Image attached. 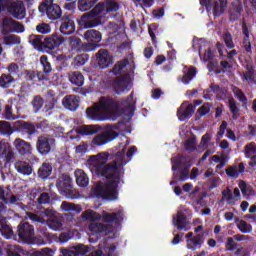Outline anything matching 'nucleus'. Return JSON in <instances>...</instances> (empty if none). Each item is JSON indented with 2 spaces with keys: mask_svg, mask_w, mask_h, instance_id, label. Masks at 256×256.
Returning a JSON list of instances; mask_svg holds the SVG:
<instances>
[{
  "mask_svg": "<svg viewBox=\"0 0 256 256\" xmlns=\"http://www.w3.org/2000/svg\"><path fill=\"white\" fill-rule=\"evenodd\" d=\"M101 219L103 223H111L112 225H121L123 223V219H125V215L123 214V210H118L117 212L109 213L107 211H102Z\"/></svg>",
  "mask_w": 256,
  "mask_h": 256,
  "instance_id": "obj_17",
  "label": "nucleus"
},
{
  "mask_svg": "<svg viewBox=\"0 0 256 256\" xmlns=\"http://www.w3.org/2000/svg\"><path fill=\"white\" fill-rule=\"evenodd\" d=\"M119 137V133L115 131H104L103 133H100L96 135L92 139L93 145H96L97 147H101V145H107V143H111V141L117 139Z\"/></svg>",
  "mask_w": 256,
  "mask_h": 256,
  "instance_id": "obj_14",
  "label": "nucleus"
},
{
  "mask_svg": "<svg viewBox=\"0 0 256 256\" xmlns=\"http://www.w3.org/2000/svg\"><path fill=\"white\" fill-rule=\"evenodd\" d=\"M123 127H125V122L119 121L116 124H108L106 131H114L115 133H117L116 131H119L120 133H123V131H125L126 133H131V128L126 127L125 129H123Z\"/></svg>",
  "mask_w": 256,
  "mask_h": 256,
  "instance_id": "obj_42",
  "label": "nucleus"
},
{
  "mask_svg": "<svg viewBox=\"0 0 256 256\" xmlns=\"http://www.w3.org/2000/svg\"><path fill=\"white\" fill-rule=\"evenodd\" d=\"M65 39H63L62 36L57 34H52L51 36H48L44 39V49L45 51H55V49H59L61 45H63V42Z\"/></svg>",
  "mask_w": 256,
  "mask_h": 256,
  "instance_id": "obj_19",
  "label": "nucleus"
},
{
  "mask_svg": "<svg viewBox=\"0 0 256 256\" xmlns=\"http://www.w3.org/2000/svg\"><path fill=\"white\" fill-rule=\"evenodd\" d=\"M210 89L216 95L217 101H225L227 99V93H229V89L227 87H221L215 83L210 85Z\"/></svg>",
  "mask_w": 256,
  "mask_h": 256,
  "instance_id": "obj_31",
  "label": "nucleus"
},
{
  "mask_svg": "<svg viewBox=\"0 0 256 256\" xmlns=\"http://www.w3.org/2000/svg\"><path fill=\"white\" fill-rule=\"evenodd\" d=\"M228 107L230 109V113H232V119H239L240 109L237 107V101H235V98H230L228 100Z\"/></svg>",
  "mask_w": 256,
  "mask_h": 256,
  "instance_id": "obj_48",
  "label": "nucleus"
},
{
  "mask_svg": "<svg viewBox=\"0 0 256 256\" xmlns=\"http://www.w3.org/2000/svg\"><path fill=\"white\" fill-rule=\"evenodd\" d=\"M68 78L72 85L76 87H83L85 83V76L79 71H73L68 74Z\"/></svg>",
  "mask_w": 256,
  "mask_h": 256,
  "instance_id": "obj_34",
  "label": "nucleus"
},
{
  "mask_svg": "<svg viewBox=\"0 0 256 256\" xmlns=\"http://www.w3.org/2000/svg\"><path fill=\"white\" fill-rule=\"evenodd\" d=\"M5 201L0 202V233L6 239L13 237V229L7 224V220L13 215V209L7 207Z\"/></svg>",
  "mask_w": 256,
  "mask_h": 256,
  "instance_id": "obj_3",
  "label": "nucleus"
},
{
  "mask_svg": "<svg viewBox=\"0 0 256 256\" xmlns=\"http://www.w3.org/2000/svg\"><path fill=\"white\" fill-rule=\"evenodd\" d=\"M15 169L21 173V175H31V173H33V167L25 161H18L15 164Z\"/></svg>",
  "mask_w": 256,
  "mask_h": 256,
  "instance_id": "obj_39",
  "label": "nucleus"
},
{
  "mask_svg": "<svg viewBox=\"0 0 256 256\" xmlns=\"http://www.w3.org/2000/svg\"><path fill=\"white\" fill-rule=\"evenodd\" d=\"M76 133H78V135H83V136H87V135H95V133H97V130H95V128H93V126H82L79 129L76 130Z\"/></svg>",
  "mask_w": 256,
  "mask_h": 256,
  "instance_id": "obj_52",
  "label": "nucleus"
},
{
  "mask_svg": "<svg viewBox=\"0 0 256 256\" xmlns=\"http://www.w3.org/2000/svg\"><path fill=\"white\" fill-rule=\"evenodd\" d=\"M75 178L78 187H87L89 185V177L83 170L75 171Z\"/></svg>",
  "mask_w": 256,
  "mask_h": 256,
  "instance_id": "obj_38",
  "label": "nucleus"
},
{
  "mask_svg": "<svg viewBox=\"0 0 256 256\" xmlns=\"http://www.w3.org/2000/svg\"><path fill=\"white\" fill-rule=\"evenodd\" d=\"M237 227L241 233H251V231H253V226H251V224L247 223L245 220H240Z\"/></svg>",
  "mask_w": 256,
  "mask_h": 256,
  "instance_id": "obj_54",
  "label": "nucleus"
},
{
  "mask_svg": "<svg viewBox=\"0 0 256 256\" xmlns=\"http://www.w3.org/2000/svg\"><path fill=\"white\" fill-rule=\"evenodd\" d=\"M187 101H184L177 110V117L179 121H185V119H191L193 113H195V106L193 104H187Z\"/></svg>",
  "mask_w": 256,
  "mask_h": 256,
  "instance_id": "obj_22",
  "label": "nucleus"
},
{
  "mask_svg": "<svg viewBox=\"0 0 256 256\" xmlns=\"http://www.w3.org/2000/svg\"><path fill=\"white\" fill-rule=\"evenodd\" d=\"M102 214H99L93 210H86L82 213V218L86 221H101Z\"/></svg>",
  "mask_w": 256,
  "mask_h": 256,
  "instance_id": "obj_47",
  "label": "nucleus"
},
{
  "mask_svg": "<svg viewBox=\"0 0 256 256\" xmlns=\"http://www.w3.org/2000/svg\"><path fill=\"white\" fill-rule=\"evenodd\" d=\"M120 145H122V149L115 154L100 152L91 156V159L95 161L93 168L95 175L110 180L104 185H96L93 189V193L98 199H116L119 195L117 189L121 183V167L127 165L125 161L127 145H123V143Z\"/></svg>",
  "mask_w": 256,
  "mask_h": 256,
  "instance_id": "obj_1",
  "label": "nucleus"
},
{
  "mask_svg": "<svg viewBox=\"0 0 256 256\" xmlns=\"http://www.w3.org/2000/svg\"><path fill=\"white\" fill-rule=\"evenodd\" d=\"M55 252L49 248H44L39 252H36L34 256H54Z\"/></svg>",
  "mask_w": 256,
  "mask_h": 256,
  "instance_id": "obj_64",
  "label": "nucleus"
},
{
  "mask_svg": "<svg viewBox=\"0 0 256 256\" xmlns=\"http://www.w3.org/2000/svg\"><path fill=\"white\" fill-rule=\"evenodd\" d=\"M228 0H200V5L204 7H212L214 17H221L225 7H227Z\"/></svg>",
  "mask_w": 256,
  "mask_h": 256,
  "instance_id": "obj_15",
  "label": "nucleus"
},
{
  "mask_svg": "<svg viewBox=\"0 0 256 256\" xmlns=\"http://www.w3.org/2000/svg\"><path fill=\"white\" fill-rule=\"evenodd\" d=\"M96 61L100 69H109L114 63L113 56L109 54V50L107 49H100L96 53Z\"/></svg>",
  "mask_w": 256,
  "mask_h": 256,
  "instance_id": "obj_13",
  "label": "nucleus"
},
{
  "mask_svg": "<svg viewBox=\"0 0 256 256\" xmlns=\"http://www.w3.org/2000/svg\"><path fill=\"white\" fill-rule=\"evenodd\" d=\"M2 117H4V119H7L8 121H14L16 117L13 114V108L11 107V105L7 104L5 106V109L2 112Z\"/></svg>",
  "mask_w": 256,
  "mask_h": 256,
  "instance_id": "obj_55",
  "label": "nucleus"
},
{
  "mask_svg": "<svg viewBox=\"0 0 256 256\" xmlns=\"http://www.w3.org/2000/svg\"><path fill=\"white\" fill-rule=\"evenodd\" d=\"M36 31L37 33H41V35H47L51 31V25L41 22L36 26Z\"/></svg>",
  "mask_w": 256,
  "mask_h": 256,
  "instance_id": "obj_56",
  "label": "nucleus"
},
{
  "mask_svg": "<svg viewBox=\"0 0 256 256\" xmlns=\"http://www.w3.org/2000/svg\"><path fill=\"white\" fill-rule=\"evenodd\" d=\"M14 129L15 131H18V133H26V135H35V133H37V127L34 123L23 120L16 121L14 123Z\"/></svg>",
  "mask_w": 256,
  "mask_h": 256,
  "instance_id": "obj_21",
  "label": "nucleus"
},
{
  "mask_svg": "<svg viewBox=\"0 0 256 256\" xmlns=\"http://www.w3.org/2000/svg\"><path fill=\"white\" fill-rule=\"evenodd\" d=\"M40 13H46V16L50 21H57L62 19L63 9L59 4L55 3V0H44L38 7Z\"/></svg>",
  "mask_w": 256,
  "mask_h": 256,
  "instance_id": "obj_4",
  "label": "nucleus"
},
{
  "mask_svg": "<svg viewBox=\"0 0 256 256\" xmlns=\"http://www.w3.org/2000/svg\"><path fill=\"white\" fill-rule=\"evenodd\" d=\"M245 154L246 157H251V155H255L256 153V144L255 142H251L245 146Z\"/></svg>",
  "mask_w": 256,
  "mask_h": 256,
  "instance_id": "obj_61",
  "label": "nucleus"
},
{
  "mask_svg": "<svg viewBox=\"0 0 256 256\" xmlns=\"http://www.w3.org/2000/svg\"><path fill=\"white\" fill-rule=\"evenodd\" d=\"M109 83L110 87H112L116 95L129 93V83H131V76H129V74H124L110 80Z\"/></svg>",
  "mask_w": 256,
  "mask_h": 256,
  "instance_id": "obj_6",
  "label": "nucleus"
},
{
  "mask_svg": "<svg viewBox=\"0 0 256 256\" xmlns=\"http://www.w3.org/2000/svg\"><path fill=\"white\" fill-rule=\"evenodd\" d=\"M13 83H15V78L11 74L3 73L0 76V87L2 89H9Z\"/></svg>",
  "mask_w": 256,
  "mask_h": 256,
  "instance_id": "obj_40",
  "label": "nucleus"
},
{
  "mask_svg": "<svg viewBox=\"0 0 256 256\" xmlns=\"http://www.w3.org/2000/svg\"><path fill=\"white\" fill-rule=\"evenodd\" d=\"M7 11L14 19L23 20L25 19V4L23 1L12 2L8 5Z\"/></svg>",
  "mask_w": 256,
  "mask_h": 256,
  "instance_id": "obj_16",
  "label": "nucleus"
},
{
  "mask_svg": "<svg viewBox=\"0 0 256 256\" xmlns=\"http://www.w3.org/2000/svg\"><path fill=\"white\" fill-rule=\"evenodd\" d=\"M29 43L34 47V49H37L38 51H42V49H45V41H43L42 35H30Z\"/></svg>",
  "mask_w": 256,
  "mask_h": 256,
  "instance_id": "obj_36",
  "label": "nucleus"
},
{
  "mask_svg": "<svg viewBox=\"0 0 256 256\" xmlns=\"http://www.w3.org/2000/svg\"><path fill=\"white\" fill-rule=\"evenodd\" d=\"M119 11V3L115 1L99 2L90 12L84 13L78 19V25L84 29H93L101 25V20L95 17H105L107 13H115Z\"/></svg>",
  "mask_w": 256,
  "mask_h": 256,
  "instance_id": "obj_2",
  "label": "nucleus"
},
{
  "mask_svg": "<svg viewBox=\"0 0 256 256\" xmlns=\"http://www.w3.org/2000/svg\"><path fill=\"white\" fill-rule=\"evenodd\" d=\"M205 242L203 234H196L193 238L187 239V249L190 251H196V249H201V245Z\"/></svg>",
  "mask_w": 256,
  "mask_h": 256,
  "instance_id": "obj_28",
  "label": "nucleus"
},
{
  "mask_svg": "<svg viewBox=\"0 0 256 256\" xmlns=\"http://www.w3.org/2000/svg\"><path fill=\"white\" fill-rule=\"evenodd\" d=\"M1 27H2L3 35H9V33L25 32V26L21 24V22L13 20V18H9V17L3 18Z\"/></svg>",
  "mask_w": 256,
  "mask_h": 256,
  "instance_id": "obj_9",
  "label": "nucleus"
},
{
  "mask_svg": "<svg viewBox=\"0 0 256 256\" xmlns=\"http://www.w3.org/2000/svg\"><path fill=\"white\" fill-rule=\"evenodd\" d=\"M43 103H44L43 97H41L39 95L34 96L32 102H31V105H32L35 113H38V111H41V109L43 108Z\"/></svg>",
  "mask_w": 256,
  "mask_h": 256,
  "instance_id": "obj_51",
  "label": "nucleus"
},
{
  "mask_svg": "<svg viewBox=\"0 0 256 256\" xmlns=\"http://www.w3.org/2000/svg\"><path fill=\"white\" fill-rule=\"evenodd\" d=\"M185 156L183 154H178L177 157H174L171 159L172 163V171H178V174H175L173 176V179H177L178 181H187L189 179V169L190 166H184L185 161Z\"/></svg>",
  "mask_w": 256,
  "mask_h": 256,
  "instance_id": "obj_5",
  "label": "nucleus"
},
{
  "mask_svg": "<svg viewBox=\"0 0 256 256\" xmlns=\"http://www.w3.org/2000/svg\"><path fill=\"white\" fill-rule=\"evenodd\" d=\"M4 45H21V38L15 34L4 36Z\"/></svg>",
  "mask_w": 256,
  "mask_h": 256,
  "instance_id": "obj_50",
  "label": "nucleus"
},
{
  "mask_svg": "<svg viewBox=\"0 0 256 256\" xmlns=\"http://www.w3.org/2000/svg\"><path fill=\"white\" fill-rule=\"evenodd\" d=\"M14 147L22 157H29V155L33 153V147L31 146V143L21 138H16L14 140Z\"/></svg>",
  "mask_w": 256,
  "mask_h": 256,
  "instance_id": "obj_23",
  "label": "nucleus"
},
{
  "mask_svg": "<svg viewBox=\"0 0 256 256\" xmlns=\"http://www.w3.org/2000/svg\"><path fill=\"white\" fill-rule=\"evenodd\" d=\"M56 187L61 195H65V197L73 195V179L69 174L60 175L56 181Z\"/></svg>",
  "mask_w": 256,
  "mask_h": 256,
  "instance_id": "obj_8",
  "label": "nucleus"
},
{
  "mask_svg": "<svg viewBox=\"0 0 256 256\" xmlns=\"http://www.w3.org/2000/svg\"><path fill=\"white\" fill-rule=\"evenodd\" d=\"M242 34L244 35L243 41H242L243 49L246 51V53H249V55H253V50L251 49V38L249 34V27L245 22L242 24Z\"/></svg>",
  "mask_w": 256,
  "mask_h": 256,
  "instance_id": "obj_24",
  "label": "nucleus"
},
{
  "mask_svg": "<svg viewBox=\"0 0 256 256\" xmlns=\"http://www.w3.org/2000/svg\"><path fill=\"white\" fill-rule=\"evenodd\" d=\"M37 201L39 205H49L51 203V195L47 192H42Z\"/></svg>",
  "mask_w": 256,
  "mask_h": 256,
  "instance_id": "obj_58",
  "label": "nucleus"
},
{
  "mask_svg": "<svg viewBox=\"0 0 256 256\" xmlns=\"http://www.w3.org/2000/svg\"><path fill=\"white\" fill-rule=\"evenodd\" d=\"M173 223L175 227H177L178 231L187 229V225H189V221H187V215L181 211H178L176 217H173Z\"/></svg>",
  "mask_w": 256,
  "mask_h": 256,
  "instance_id": "obj_29",
  "label": "nucleus"
},
{
  "mask_svg": "<svg viewBox=\"0 0 256 256\" xmlns=\"http://www.w3.org/2000/svg\"><path fill=\"white\" fill-rule=\"evenodd\" d=\"M15 130V124L13 126L11 123L6 122V121H0V133L2 135H12Z\"/></svg>",
  "mask_w": 256,
  "mask_h": 256,
  "instance_id": "obj_45",
  "label": "nucleus"
},
{
  "mask_svg": "<svg viewBox=\"0 0 256 256\" xmlns=\"http://www.w3.org/2000/svg\"><path fill=\"white\" fill-rule=\"evenodd\" d=\"M21 248L17 245H11L8 247L7 255L8 256H21Z\"/></svg>",
  "mask_w": 256,
  "mask_h": 256,
  "instance_id": "obj_62",
  "label": "nucleus"
},
{
  "mask_svg": "<svg viewBox=\"0 0 256 256\" xmlns=\"http://www.w3.org/2000/svg\"><path fill=\"white\" fill-rule=\"evenodd\" d=\"M226 175L227 177H231L232 179H237L239 178V175H241V173H245V164L243 162H240L237 165H232L229 166L226 170Z\"/></svg>",
  "mask_w": 256,
  "mask_h": 256,
  "instance_id": "obj_30",
  "label": "nucleus"
},
{
  "mask_svg": "<svg viewBox=\"0 0 256 256\" xmlns=\"http://www.w3.org/2000/svg\"><path fill=\"white\" fill-rule=\"evenodd\" d=\"M84 39L88 41L89 43H101V39H103L101 33L98 30H88L84 33Z\"/></svg>",
  "mask_w": 256,
  "mask_h": 256,
  "instance_id": "obj_35",
  "label": "nucleus"
},
{
  "mask_svg": "<svg viewBox=\"0 0 256 256\" xmlns=\"http://www.w3.org/2000/svg\"><path fill=\"white\" fill-rule=\"evenodd\" d=\"M222 200H225L227 205H235L233 200V192L231 189L227 188L226 190L222 191Z\"/></svg>",
  "mask_w": 256,
  "mask_h": 256,
  "instance_id": "obj_53",
  "label": "nucleus"
},
{
  "mask_svg": "<svg viewBox=\"0 0 256 256\" xmlns=\"http://www.w3.org/2000/svg\"><path fill=\"white\" fill-rule=\"evenodd\" d=\"M223 40L228 49H235V43L233 42V36L231 33L224 34Z\"/></svg>",
  "mask_w": 256,
  "mask_h": 256,
  "instance_id": "obj_59",
  "label": "nucleus"
},
{
  "mask_svg": "<svg viewBox=\"0 0 256 256\" xmlns=\"http://www.w3.org/2000/svg\"><path fill=\"white\" fill-rule=\"evenodd\" d=\"M18 237L23 243H29L35 235V228L28 222H21L17 229Z\"/></svg>",
  "mask_w": 256,
  "mask_h": 256,
  "instance_id": "obj_12",
  "label": "nucleus"
},
{
  "mask_svg": "<svg viewBox=\"0 0 256 256\" xmlns=\"http://www.w3.org/2000/svg\"><path fill=\"white\" fill-rule=\"evenodd\" d=\"M232 93H234V97L238 99L240 103H243V105H247V96H245V93H243V90H241L237 86H233Z\"/></svg>",
  "mask_w": 256,
  "mask_h": 256,
  "instance_id": "obj_49",
  "label": "nucleus"
},
{
  "mask_svg": "<svg viewBox=\"0 0 256 256\" xmlns=\"http://www.w3.org/2000/svg\"><path fill=\"white\" fill-rule=\"evenodd\" d=\"M102 113H113L119 111V102L109 96H102L96 103Z\"/></svg>",
  "mask_w": 256,
  "mask_h": 256,
  "instance_id": "obj_11",
  "label": "nucleus"
},
{
  "mask_svg": "<svg viewBox=\"0 0 256 256\" xmlns=\"http://www.w3.org/2000/svg\"><path fill=\"white\" fill-rule=\"evenodd\" d=\"M64 256H81V255H87L89 253V248L83 244H78L73 247L72 250L64 249L62 251Z\"/></svg>",
  "mask_w": 256,
  "mask_h": 256,
  "instance_id": "obj_26",
  "label": "nucleus"
},
{
  "mask_svg": "<svg viewBox=\"0 0 256 256\" xmlns=\"http://www.w3.org/2000/svg\"><path fill=\"white\" fill-rule=\"evenodd\" d=\"M248 5H250L252 11L256 13V0H245ZM243 13V0H234L232 3V8L230 10V19L231 21H238Z\"/></svg>",
  "mask_w": 256,
  "mask_h": 256,
  "instance_id": "obj_10",
  "label": "nucleus"
},
{
  "mask_svg": "<svg viewBox=\"0 0 256 256\" xmlns=\"http://www.w3.org/2000/svg\"><path fill=\"white\" fill-rule=\"evenodd\" d=\"M88 229L92 233V235H99L100 233H107V231H109V226L103 223L92 222L88 226Z\"/></svg>",
  "mask_w": 256,
  "mask_h": 256,
  "instance_id": "obj_37",
  "label": "nucleus"
},
{
  "mask_svg": "<svg viewBox=\"0 0 256 256\" xmlns=\"http://www.w3.org/2000/svg\"><path fill=\"white\" fill-rule=\"evenodd\" d=\"M127 65H129L128 59L120 60L115 63L111 70V73H113V75H121V71H123L124 68L127 67Z\"/></svg>",
  "mask_w": 256,
  "mask_h": 256,
  "instance_id": "obj_46",
  "label": "nucleus"
},
{
  "mask_svg": "<svg viewBox=\"0 0 256 256\" xmlns=\"http://www.w3.org/2000/svg\"><path fill=\"white\" fill-rule=\"evenodd\" d=\"M209 111H211V103L207 102L198 108L197 113L200 115V117H205V115H208Z\"/></svg>",
  "mask_w": 256,
  "mask_h": 256,
  "instance_id": "obj_60",
  "label": "nucleus"
},
{
  "mask_svg": "<svg viewBox=\"0 0 256 256\" xmlns=\"http://www.w3.org/2000/svg\"><path fill=\"white\" fill-rule=\"evenodd\" d=\"M99 0H78V9L82 13L89 11L92 7L98 3Z\"/></svg>",
  "mask_w": 256,
  "mask_h": 256,
  "instance_id": "obj_41",
  "label": "nucleus"
},
{
  "mask_svg": "<svg viewBox=\"0 0 256 256\" xmlns=\"http://www.w3.org/2000/svg\"><path fill=\"white\" fill-rule=\"evenodd\" d=\"M98 47H100L99 44H95L93 42H84L81 51L84 53H91V51L97 50Z\"/></svg>",
  "mask_w": 256,
  "mask_h": 256,
  "instance_id": "obj_57",
  "label": "nucleus"
},
{
  "mask_svg": "<svg viewBox=\"0 0 256 256\" xmlns=\"http://www.w3.org/2000/svg\"><path fill=\"white\" fill-rule=\"evenodd\" d=\"M11 144L8 142H0V157L5 156L11 150Z\"/></svg>",
  "mask_w": 256,
  "mask_h": 256,
  "instance_id": "obj_63",
  "label": "nucleus"
},
{
  "mask_svg": "<svg viewBox=\"0 0 256 256\" xmlns=\"http://www.w3.org/2000/svg\"><path fill=\"white\" fill-rule=\"evenodd\" d=\"M22 79L26 83H31V85H34L36 81H47L49 77L41 71L35 72L33 70H25L22 73Z\"/></svg>",
  "mask_w": 256,
  "mask_h": 256,
  "instance_id": "obj_20",
  "label": "nucleus"
},
{
  "mask_svg": "<svg viewBox=\"0 0 256 256\" xmlns=\"http://www.w3.org/2000/svg\"><path fill=\"white\" fill-rule=\"evenodd\" d=\"M62 105L69 111H77V108L79 107V96L69 95L64 97Z\"/></svg>",
  "mask_w": 256,
  "mask_h": 256,
  "instance_id": "obj_25",
  "label": "nucleus"
},
{
  "mask_svg": "<svg viewBox=\"0 0 256 256\" xmlns=\"http://www.w3.org/2000/svg\"><path fill=\"white\" fill-rule=\"evenodd\" d=\"M51 173H53V166L49 162H44L39 167L37 171V175L43 181L47 180L48 177H51Z\"/></svg>",
  "mask_w": 256,
  "mask_h": 256,
  "instance_id": "obj_33",
  "label": "nucleus"
},
{
  "mask_svg": "<svg viewBox=\"0 0 256 256\" xmlns=\"http://www.w3.org/2000/svg\"><path fill=\"white\" fill-rule=\"evenodd\" d=\"M86 115L88 119H91L92 121H103V112L101 111V108L98 107L97 103H95L93 107L86 109Z\"/></svg>",
  "mask_w": 256,
  "mask_h": 256,
  "instance_id": "obj_27",
  "label": "nucleus"
},
{
  "mask_svg": "<svg viewBox=\"0 0 256 256\" xmlns=\"http://www.w3.org/2000/svg\"><path fill=\"white\" fill-rule=\"evenodd\" d=\"M60 32L62 35H73L75 33V20H73V14L64 15L61 18Z\"/></svg>",
  "mask_w": 256,
  "mask_h": 256,
  "instance_id": "obj_18",
  "label": "nucleus"
},
{
  "mask_svg": "<svg viewBox=\"0 0 256 256\" xmlns=\"http://www.w3.org/2000/svg\"><path fill=\"white\" fill-rule=\"evenodd\" d=\"M47 225L52 229V231H61V229H63V219L54 217L47 221Z\"/></svg>",
  "mask_w": 256,
  "mask_h": 256,
  "instance_id": "obj_44",
  "label": "nucleus"
},
{
  "mask_svg": "<svg viewBox=\"0 0 256 256\" xmlns=\"http://www.w3.org/2000/svg\"><path fill=\"white\" fill-rule=\"evenodd\" d=\"M40 65L42 66V73L46 75V77L49 75V73H51V71H53L51 62L49 61V57H47V55H42L40 57Z\"/></svg>",
  "mask_w": 256,
  "mask_h": 256,
  "instance_id": "obj_43",
  "label": "nucleus"
},
{
  "mask_svg": "<svg viewBox=\"0 0 256 256\" xmlns=\"http://www.w3.org/2000/svg\"><path fill=\"white\" fill-rule=\"evenodd\" d=\"M246 72H243V81H246L250 87L256 85V78H255V67L253 65L246 66Z\"/></svg>",
  "mask_w": 256,
  "mask_h": 256,
  "instance_id": "obj_32",
  "label": "nucleus"
},
{
  "mask_svg": "<svg viewBox=\"0 0 256 256\" xmlns=\"http://www.w3.org/2000/svg\"><path fill=\"white\" fill-rule=\"evenodd\" d=\"M53 145H55V139L47 135H41L36 141V151L42 157H47L53 151Z\"/></svg>",
  "mask_w": 256,
  "mask_h": 256,
  "instance_id": "obj_7",
  "label": "nucleus"
}]
</instances>
